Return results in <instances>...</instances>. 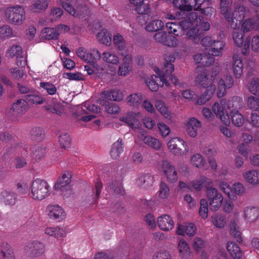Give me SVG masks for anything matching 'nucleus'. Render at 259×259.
I'll use <instances>...</instances> for the list:
<instances>
[{
    "label": "nucleus",
    "mask_w": 259,
    "mask_h": 259,
    "mask_svg": "<svg viewBox=\"0 0 259 259\" xmlns=\"http://www.w3.org/2000/svg\"><path fill=\"white\" fill-rule=\"evenodd\" d=\"M175 59L176 58L174 55H166L164 57L165 62L162 69H160L158 67L154 68V71L159 77L156 75H152L150 78L146 80V84L151 91L156 92L158 90V81L162 82V85L165 84L168 87L169 83L167 79L168 78L175 86L179 85L178 79L176 76L171 75L175 69L174 65L172 63L174 62Z\"/></svg>",
    "instance_id": "f257e3e1"
},
{
    "label": "nucleus",
    "mask_w": 259,
    "mask_h": 259,
    "mask_svg": "<svg viewBox=\"0 0 259 259\" xmlns=\"http://www.w3.org/2000/svg\"><path fill=\"white\" fill-rule=\"evenodd\" d=\"M242 106V99L239 97L234 96L231 100H227L226 99H222L220 103L215 102L212 106V109L216 116L219 117L222 122L227 125L230 123V118L227 109L230 110V111H238Z\"/></svg>",
    "instance_id": "f03ea898"
},
{
    "label": "nucleus",
    "mask_w": 259,
    "mask_h": 259,
    "mask_svg": "<svg viewBox=\"0 0 259 259\" xmlns=\"http://www.w3.org/2000/svg\"><path fill=\"white\" fill-rule=\"evenodd\" d=\"M51 187L47 182L39 179L33 181L31 186L32 198L34 200H41L50 194Z\"/></svg>",
    "instance_id": "7ed1b4c3"
},
{
    "label": "nucleus",
    "mask_w": 259,
    "mask_h": 259,
    "mask_svg": "<svg viewBox=\"0 0 259 259\" xmlns=\"http://www.w3.org/2000/svg\"><path fill=\"white\" fill-rule=\"evenodd\" d=\"M5 17L10 23L16 25H21L25 19V9L19 5L8 7L5 10Z\"/></svg>",
    "instance_id": "20e7f679"
},
{
    "label": "nucleus",
    "mask_w": 259,
    "mask_h": 259,
    "mask_svg": "<svg viewBox=\"0 0 259 259\" xmlns=\"http://www.w3.org/2000/svg\"><path fill=\"white\" fill-rule=\"evenodd\" d=\"M201 44L208 50L212 56H219L222 55L223 50L225 47L223 41L214 40L211 36H205L201 40Z\"/></svg>",
    "instance_id": "39448f33"
},
{
    "label": "nucleus",
    "mask_w": 259,
    "mask_h": 259,
    "mask_svg": "<svg viewBox=\"0 0 259 259\" xmlns=\"http://www.w3.org/2000/svg\"><path fill=\"white\" fill-rule=\"evenodd\" d=\"M170 151L176 155L182 156L188 152L186 143L182 139L175 137L172 138L167 143Z\"/></svg>",
    "instance_id": "423d86ee"
},
{
    "label": "nucleus",
    "mask_w": 259,
    "mask_h": 259,
    "mask_svg": "<svg viewBox=\"0 0 259 259\" xmlns=\"http://www.w3.org/2000/svg\"><path fill=\"white\" fill-rule=\"evenodd\" d=\"M246 11V8L244 6L240 5L235 7L232 12H229L228 15L230 16V19H226L230 23L231 27L235 28L238 24H240L245 17Z\"/></svg>",
    "instance_id": "0eeeda50"
},
{
    "label": "nucleus",
    "mask_w": 259,
    "mask_h": 259,
    "mask_svg": "<svg viewBox=\"0 0 259 259\" xmlns=\"http://www.w3.org/2000/svg\"><path fill=\"white\" fill-rule=\"evenodd\" d=\"M27 254L31 257H38L45 252L44 243L37 240L31 241L27 243L24 248Z\"/></svg>",
    "instance_id": "6e6552de"
},
{
    "label": "nucleus",
    "mask_w": 259,
    "mask_h": 259,
    "mask_svg": "<svg viewBox=\"0 0 259 259\" xmlns=\"http://www.w3.org/2000/svg\"><path fill=\"white\" fill-rule=\"evenodd\" d=\"M206 195L209 201V207L212 211L218 210L221 206L223 197L219 193L216 188H209L206 190Z\"/></svg>",
    "instance_id": "1a4fd4ad"
},
{
    "label": "nucleus",
    "mask_w": 259,
    "mask_h": 259,
    "mask_svg": "<svg viewBox=\"0 0 259 259\" xmlns=\"http://www.w3.org/2000/svg\"><path fill=\"white\" fill-rule=\"evenodd\" d=\"M209 0H173L174 6L182 11H190L193 7L198 9L205 2Z\"/></svg>",
    "instance_id": "9d476101"
},
{
    "label": "nucleus",
    "mask_w": 259,
    "mask_h": 259,
    "mask_svg": "<svg viewBox=\"0 0 259 259\" xmlns=\"http://www.w3.org/2000/svg\"><path fill=\"white\" fill-rule=\"evenodd\" d=\"M202 16L199 15L197 12H191L184 19L180 21V29L183 31L189 30L193 26H197L201 22Z\"/></svg>",
    "instance_id": "9b49d317"
},
{
    "label": "nucleus",
    "mask_w": 259,
    "mask_h": 259,
    "mask_svg": "<svg viewBox=\"0 0 259 259\" xmlns=\"http://www.w3.org/2000/svg\"><path fill=\"white\" fill-rule=\"evenodd\" d=\"M161 168L168 182H176L178 179V172L175 166L167 160H163L161 164Z\"/></svg>",
    "instance_id": "f8f14e48"
},
{
    "label": "nucleus",
    "mask_w": 259,
    "mask_h": 259,
    "mask_svg": "<svg viewBox=\"0 0 259 259\" xmlns=\"http://www.w3.org/2000/svg\"><path fill=\"white\" fill-rule=\"evenodd\" d=\"M48 214L50 219L60 222L65 217V212L58 205H50L47 208Z\"/></svg>",
    "instance_id": "ddd939ff"
},
{
    "label": "nucleus",
    "mask_w": 259,
    "mask_h": 259,
    "mask_svg": "<svg viewBox=\"0 0 259 259\" xmlns=\"http://www.w3.org/2000/svg\"><path fill=\"white\" fill-rule=\"evenodd\" d=\"M123 58V63L119 67L118 73L119 75L126 76L132 69L131 64L133 59L132 56L128 51L120 53Z\"/></svg>",
    "instance_id": "4468645a"
},
{
    "label": "nucleus",
    "mask_w": 259,
    "mask_h": 259,
    "mask_svg": "<svg viewBox=\"0 0 259 259\" xmlns=\"http://www.w3.org/2000/svg\"><path fill=\"white\" fill-rule=\"evenodd\" d=\"M196 70L198 73L195 77L196 83L203 88L207 87L208 84L211 85L212 81L208 78L205 68L203 66H198Z\"/></svg>",
    "instance_id": "2eb2a0df"
},
{
    "label": "nucleus",
    "mask_w": 259,
    "mask_h": 259,
    "mask_svg": "<svg viewBox=\"0 0 259 259\" xmlns=\"http://www.w3.org/2000/svg\"><path fill=\"white\" fill-rule=\"evenodd\" d=\"M61 5L65 10L74 17L81 15L82 12L86 10V8L81 5L77 4L73 6L72 4L68 1L62 2Z\"/></svg>",
    "instance_id": "dca6fc26"
},
{
    "label": "nucleus",
    "mask_w": 259,
    "mask_h": 259,
    "mask_svg": "<svg viewBox=\"0 0 259 259\" xmlns=\"http://www.w3.org/2000/svg\"><path fill=\"white\" fill-rule=\"evenodd\" d=\"M27 109V102L24 99H19L12 105L10 112L14 116L19 117L25 114Z\"/></svg>",
    "instance_id": "f3484780"
},
{
    "label": "nucleus",
    "mask_w": 259,
    "mask_h": 259,
    "mask_svg": "<svg viewBox=\"0 0 259 259\" xmlns=\"http://www.w3.org/2000/svg\"><path fill=\"white\" fill-rule=\"evenodd\" d=\"M232 68L234 75L236 78H239L242 74L243 64L240 55L235 54L233 56Z\"/></svg>",
    "instance_id": "a211bd4d"
},
{
    "label": "nucleus",
    "mask_w": 259,
    "mask_h": 259,
    "mask_svg": "<svg viewBox=\"0 0 259 259\" xmlns=\"http://www.w3.org/2000/svg\"><path fill=\"white\" fill-rule=\"evenodd\" d=\"M137 114L129 112L126 115L120 117L119 120L126 123L132 128H138L141 125L140 122L137 117Z\"/></svg>",
    "instance_id": "6ab92c4d"
},
{
    "label": "nucleus",
    "mask_w": 259,
    "mask_h": 259,
    "mask_svg": "<svg viewBox=\"0 0 259 259\" xmlns=\"http://www.w3.org/2000/svg\"><path fill=\"white\" fill-rule=\"evenodd\" d=\"M157 224L159 228L165 231L170 230L174 227V222L172 219L167 214L159 217L157 220Z\"/></svg>",
    "instance_id": "aec40b11"
},
{
    "label": "nucleus",
    "mask_w": 259,
    "mask_h": 259,
    "mask_svg": "<svg viewBox=\"0 0 259 259\" xmlns=\"http://www.w3.org/2000/svg\"><path fill=\"white\" fill-rule=\"evenodd\" d=\"M24 98L27 104H41L46 101V99L42 97L39 92L35 91H32L29 94H26Z\"/></svg>",
    "instance_id": "412c9836"
},
{
    "label": "nucleus",
    "mask_w": 259,
    "mask_h": 259,
    "mask_svg": "<svg viewBox=\"0 0 259 259\" xmlns=\"http://www.w3.org/2000/svg\"><path fill=\"white\" fill-rule=\"evenodd\" d=\"M201 123L194 117L189 119L187 123V132L191 137H195L197 134L198 128L200 127Z\"/></svg>",
    "instance_id": "4be33fe9"
},
{
    "label": "nucleus",
    "mask_w": 259,
    "mask_h": 259,
    "mask_svg": "<svg viewBox=\"0 0 259 259\" xmlns=\"http://www.w3.org/2000/svg\"><path fill=\"white\" fill-rule=\"evenodd\" d=\"M196 227L193 223H188L185 226L179 225L177 229V233L179 235L187 234L189 236H193L196 231Z\"/></svg>",
    "instance_id": "5701e85b"
},
{
    "label": "nucleus",
    "mask_w": 259,
    "mask_h": 259,
    "mask_svg": "<svg viewBox=\"0 0 259 259\" xmlns=\"http://www.w3.org/2000/svg\"><path fill=\"white\" fill-rule=\"evenodd\" d=\"M45 232L46 234L54 237L58 240H61L66 235L63 228L59 227H47L45 229Z\"/></svg>",
    "instance_id": "b1692460"
},
{
    "label": "nucleus",
    "mask_w": 259,
    "mask_h": 259,
    "mask_svg": "<svg viewBox=\"0 0 259 259\" xmlns=\"http://www.w3.org/2000/svg\"><path fill=\"white\" fill-rule=\"evenodd\" d=\"M123 151V143L121 139L119 138L114 142L110 150V155L112 159H116L119 157Z\"/></svg>",
    "instance_id": "393cba45"
},
{
    "label": "nucleus",
    "mask_w": 259,
    "mask_h": 259,
    "mask_svg": "<svg viewBox=\"0 0 259 259\" xmlns=\"http://www.w3.org/2000/svg\"><path fill=\"white\" fill-rule=\"evenodd\" d=\"M71 176L69 172L64 174L62 176L58 179L55 185V190H63L68 187L71 182Z\"/></svg>",
    "instance_id": "a878e982"
},
{
    "label": "nucleus",
    "mask_w": 259,
    "mask_h": 259,
    "mask_svg": "<svg viewBox=\"0 0 259 259\" xmlns=\"http://www.w3.org/2000/svg\"><path fill=\"white\" fill-rule=\"evenodd\" d=\"M244 215L245 219L253 222L259 217V208L255 207H247L244 209Z\"/></svg>",
    "instance_id": "bb28decb"
},
{
    "label": "nucleus",
    "mask_w": 259,
    "mask_h": 259,
    "mask_svg": "<svg viewBox=\"0 0 259 259\" xmlns=\"http://www.w3.org/2000/svg\"><path fill=\"white\" fill-rule=\"evenodd\" d=\"M227 249L231 256L234 259H240L242 256V251L240 247L235 243L229 242L227 244Z\"/></svg>",
    "instance_id": "cd10ccee"
},
{
    "label": "nucleus",
    "mask_w": 259,
    "mask_h": 259,
    "mask_svg": "<svg viewBox=\"0 0 259 259\" xmlns=\"http://www.w3.org/2000/svg\"><path fill=\"white\" fill-rule=\"evenodd\" d=\"M0 199L7 205H14L16 202V196L11 191H4L1 193Z\"/></svg>",
    "instance_id": "c85d7f7f"
},
{
    "label": "nucleus",
    "mask_w": 259,
    "mask_h": 259,
    "mask_svg": "<svg viewBox=\"0 0 259 259\" xmlns=\"http://www.w3.org/2000/svg\"><path fill=\"white\" fill-rule=\"evenodd\" d=\"M126 101L130 106L138 108L141 104L142 95L140 93L131 94L126 98Z\"/></svg>",
    "instance_id": "c756f323"
},
{
    "label": "nucleus",
    "mask_w": 259,
    "mask_h": 259,
    "mask_svg": "<svg viewBox=\"0 0 259 259\" xmlns=\"http://www.w3.org/2000/svg\"><path fill=\"white\" fill-rule=\"evenodd\" d=\"M42 37L47 39H56L58 38L60 32L58 31L57 27L50 28L46 27L41 30Z\"/></svg>",
    "instance_id": "7c9ffc66"
},
{
    "label": "nucleus",
    "mask_w": 259,
    "mask_h": 259,
    "mask_svg": "<svg viewBox=\"0 0 259 259\" xmlns=\"http://www.w3.org/2000/svg\"><path fill=\"white\" fill-rule=\"evenodd\" d=\"M244 178L250 184H256L259 183V170H248L244 174Z\"/></svg>",
    "instance_id": "2f4dec72"
},
{
    "label": "nucleus",
    "mask_w": 259,
    "mask_h": 259,
    "mask_svg": "<svg viewBox=\"0 0 259 259\" xmlns=\"http://www.w3.org/2000/svg\"><path fill=\"white\" fill-rule=\"evenodd\" d=\"M98 103L104 106L105 110L110 114L117 113L120 110L119 107L116 104L109 103L108 101L104 99L99 100Z\"/></svg>",
    "instance_id": "473e14b6"
},
{
    "label": "nucleus",
    "mask_w": 259,
    "mask_h": 259,
    "mask_svg": "<svg viewBox=\"0 0 259 259\" xmlns=\"http://www.w3.org/2000/svg\"><path fill=\"white\" fill-rule=\"evenodd\" d=\"M258 20L255 18H248L242 24V29L244 32H247L258 28Z\"/></svg>",
    "instance_id": "72a5a7b5"
},
{
    "label": "nucleus",
    "mask_w": 259,
    "mask_h": 259,
    "mask_svg": "<svg viewBox=\"0 0 259 259\" xmlns=\"http://www.w3.org/2000/svg\"><path fill=\"white\" fill-rule=\"evenodd\" d=\"M178 248L181 257L183 259H187L190 256V250L187 242L184 240H181Z\"/></svg>",
    "instance_id": "f704fd0d"
},
{
    "label": "nucleus",
    "mask_w": 259,
    "mask_h": 259,
    "mask_svg": "<svg viewBox=\"0 0 259 259\" xmlns=\"http://www.w3.org/2000/svg\"><path fill=\"white\" fill-rule=\"evenodd\" d=\"M153 178L150 174H144L141 176L137 183L142 188L147 189L152 185L153 183Z\"/></svg>",
    "instance_id": "c9c22d12"
},
{
    "label": "nucleus",
    "mask_w": 259,
    "mask_h": 259,
    "mask_svg": "<svg viewBox=\"0 0 259 259\" xmlns=\"http://www.w3.org/2000/svg\"><path fill=\"white\" fill-rule=\"evenodd\" d=\"M98 40L102 44L109 46L111 42V34L106 29L101 30L97 34Z\"/></svg>",
    "instance_id": "e433bc0d"
},
{
    "label": "nucleus",
    "mask_w": 259,
    "mask_h": 259,
    "mask_svg": "<svg viewBox=\"0 0 259 259\" xmlns=\"http://www.w3.org/2000/svg\"><path fill=\"white\" fill-rule=\"evenodd\" d=\"M143 142L150 147L156 150H159L161 147V143L159 140L150 136H145L143 139Z\"/></svg>",
    "instance_id": "4c0bfd02"
},
{
    "label": "nucleus",
    "mask_w": 259,
    "mask_h": 259,
    "mask_svg": "<svg viewBox=\"0 0 259 259\" xmlns=\"http://www.w3.org/2000/svg\"><path fill=\"white\" fill-rule=\"evenodd\" d=\"M31 139L32 141L38 142L41 141L45 137V132L40 127H35L30 132Z\"/></svg>",
    "instance_id": "58836bf2"
},
{
    "label": "nucleus",
    "mask_w": 259,
    "mask_h": 259,
    "mask_svg": "<svg viewBox=\"0 0 259 259\" xmlns=\"http://www.w3.org/2000/svg\"><path fill=\"white\" fill-rule=\"evenodd\" d=\"M113 42L119 51H128L125 50V42L123 37L119 33L113 36Z\"/></svg>",
    "instance_id": "ea45409f"
},
{
    "label": "nucleus",
    "mask_w": 259,
    "mask_h": 259,
    "mask_svg": "<svg viewBox=\"0 0 259 259\" xmlns=\"http://www.w3.org/2000/svg\"><path fill=\"white\" fill-rule=\"evenodd\" d=\"M1 253L4 259H15L11 247L7 242L2 243L1 245Z\"/></svg>",
    "instance_id": "a19ab883"
},
{
    "label": "nucleus",
    "mask_w": 259,
    "mask_h": 259,
    "mask_svg": "<svg viewBox=\"0 0 259 259\" xmlns=\"http://www.w3.org/2000/svg\"><path fill=\"white\" fill-rule=\"evenodd\" d=\"M164 22L160 20H154L150 22L146 27V30L149 32L157 31L164 28Z\"/></svg>",
    "instance_id": "79ce46f5"
},
{
    "label": "nucleus",
    "mask_w": 259,
    "mask_h": 259,
    "mask_svg": "<svg viewBox=\"0 0 259 259\" xmlns=\"http://www.w3.org/2000/svg\"><path fill=\"white\" fill-rule=\"evenodd\" d=\"M186 35L189 39H192L195 44L198 43L200 40V37L197 26H193L192 27L189 29L186 33Z\"/></svg>",
    "instance_id": "37998d69"
},
{
    "label": "nucleus",
    "mask_w": 259,
    "mask_h": 259,
    "mask_svg": "<svg viewBox=\"0 0 259 259\" xmlns=\"http://www.w3.org/2000/svg\"><path fill=\"white\" fill-rule=\"evenodd\" d=\"M107 187L108 189L112 190L116 194L120 195L124 194V191L121 183L112 181L108 184Z\"/></svg>",
    "instance_id": "c03bdc74"
},
{
    "label": "nucleus",
    "mask_w": 259,
    "mask_h": 259,
    "mask_svg": "<svg viewBox=\"0 0 259 259\" xmlns=\"http://www.w3.org/2000/svg\"><path fill=\"white\" fill-rule=\"evenodd\" d=\"M230 114L232 122L235 126L238 127L242 126L244 119L243 116L238 111H230Z\"/></svg>",
    "instance_id": "a18cd8bd"
},
{
    "label": "nucleus",
    "mask_w": 259,
    "mask_h": 259,
    "mask_svg": "<svg viewBox=\"0 0 259 259\" xmlns=\"http://www.w3.org/2000/svg\"><path fill=\"white\" fill-rule=\"evenodd\" d=\"M13 29L8 25H4L0 27V38L6 39L14 37Z\"/></svg>",
    "instance_id": "49530a36"
},
{
    "label": "nucleus",
    "mask_w": 259,
    "mask_h": 259,
    "mask_svg": "<svg viewBox=\"0 0 259 259\" xmlns=\"http://www.w3.org/2000/svg\"><path fill=\"white\" fill-rule=\"evenodd\" d=\"M230 233L233 237L239 243L242 242L241 233L238 230V227L234 221H231L230 223Z\"/></svg>",
    "instance_id": "de8ad7c7"
},
{
    "label": "nucleus",
    "mask_w": 259,
    "mask_h": 259,
    "mask_svg": "<svg viewBox=\"0 0 259 259\" xmlns=\"http://www.w3.org/2000/svg\"><path fill=\"white\" fill-rule=\"evenodd\" d=\"M213 94V90L209 91L207 88L205 92L196 100V104L197 105H203L211 99Z\"/></svg>",
    "instance_id": "09e8293b"
},
{
    "label": "nucleus",
    "mask_w": 259,
    "mask_h": 259,
    "mask_svg": "<svg viewBox=\"0 0 259 259\" xmlns=\"http://www.w3.org/2000/svg\"><path fill=\"white\" fill-rule=\"evenodd\" d=\"M103 58L105 62L112 64H117L119 63V59L117 56L110 52H104Z\"/></svg>",
    "instance_id": "8fccbe9b"
},
{
    "label": "nucleus",
    "mask_w": 259,
    "mask_h": 259,
    "mask_svg": "<svg viewBox=\"0 0 259 259\" xmlns=\"http://www.w3.org/2000/svg\"><path fill=\"white\" fill-rule=\"evenodd\" d=\"M101 54L97 49L92 50L90 52L88 53L87 63H96L97 60H100Z\"/></svg>",
    "instance_id": "3c124183"
},
{
    "label": "nucleus",
    "mask_w": 259,
    "mask_h": 259,
    "mask_svg": "<svg viewBox=\"0 0 259 259\" xmlns=\"http://www.w3.org/2000/svg\"><path fill=\"white\" fill-rule=\"evenodd\" d=\"M34 3L32 6V10L37 12L39 10H45L48 6L49 0H34Z\"/></svg>",
    "instance_id": "603ef678"
},
{
    "label": "nucleus",
    "mask_w": 259,
    "mask_h": 259,
    "mask_svg": "<svg viewBox=\"0 0 259 259\" xmlns=\"http://www.w3.org/2000/svg\"><path fill=\"white\" fill-rule=\"evenodd\" d=\"M59 142L61 148H69L71 144V139L68 134H62L59 136Z\"/></svg>",
    "instance_id": "864d4df0"
},
{
    "label": "nucleus",
    "mask_w": 259,
    "mask_h": 259,
    "mask_svg": "<svg viewBox=\"0 0 259 259\" xmlns=\"http://www.w3.org/2000/svg\"><path fill=\"white\" fill-rule=\"evenodd\" d=\"M40 87L47 91V93L50 95H54L57 92L55 85L49 82H41L39 83Z\"/></svg>",
    "instance_id": "5fc2aeb1"
},
{
    "label": "nucleus",
    "mask_w": 259,
    "mask_h": 259,
    "mask_svg": "<svg viewBox=\"0 0 259 259\" xmlns=\"http://www.w3.org/2000/svg\"><path fill=\"white\" fill-rule=\"evenodd\" d=\"M200 204L199 215L202 219H205L208 216V202L206 199H202L200 200Z\"/></svg>",
    "instance_id": "6e6d98bb"
},
{
    "label": "nucleus",
    "mask_w": 259,
    "mask_h": 259,
    "mask_svg": "<svg viewBox=\"0 0 259 259\" xmlns=\"http://www.w3.org/2000/svg\"><path fill=\"white\" fill-rule=\"evenodd\" d=\"M191 161L193 165L198 168L202 167L205 162L203 157L199 154L193 155L191 157Z\"/></svg>",
    "instance_id": "4d7b16f0"
},
{
    "label": "nucleus",
    "mask_w": 259,
    "mask_h": 259,
    "mask_svg": "<svg viewBox=\"0 0 259 259\" xmlns=\"http://www.w3.org/2000/svg\"><path fill=\"white\" fill-rule=\"evenodd\" d=\"M165 26L169 33H172L176 36H179V34L178 33V31L181 27L179 22H167Z\"/></svg>",
    "instance_id": "13d9d810"
},
{
    "label": "nucleus",
    "mask_w": 259,
    "mask_h": 259,
    "mask_svg": "<svg viewBox=\"0 0 259 259\" xmlns=\"http://www.w3.org/2000/svg\"><path fill=\"white\" fill-rule=\"evenodd\" d=\"M219 186L221 190L228 196L229 199H233V188L230 185L226 182H221Z\"/></svg>",
    "instance_id": "bf43d9fd"
},
{
    "label": "nucleus",
    "mask_w": 259,
    "mask_h": 259,
    "mask_svg": "<svg viewBox=\"0 0 259 259\" xmlns=\"http://www.w3.org/2000/svg\"><path fill=\"white\" fill-rule=\"evenodd\" d=\"M220 9L221 14L224 15L225 19H230V17L228 15V13L230 11L229 8V0H220Z\"/></svg>",
    "instance_id": "052dcab7"
},
{
    "label": "nucleus",
    "mask_w": 259,
    "mask_h": 259,
    "mask_svg": "<svg viewBox=\"0 0 259 259\" xmlns=\"http://www.w3.org/2000/svg\"><path fill=\"white\" fill-rule=\"evenodd\" d=\"M233 38L238 47L242 46L244 40V34L240 30H235L233 33Z\"/></svg>",
    "instance_id": "680f3d73"
},
{
    "label": "nucleus",
    "mask_w": 259,
    "mask_h": 259,
    "mask_svg": "<svg viewBox=\"0 0 259 259\" xmlns=\"http://www.w3.org/2000/svg\"><path fill=\"white\" fill-rule=\"evenodd\" d=\"M213 224L218 228H223L226 224L225 218L221 214H215L213 216Z\"/></svg>",
    "instance_id": "e2e57ef3"
},
{
    "label": "nucleus",
    "mask_w": 259,
    "mask_h": 259,
    "mask_svg": "<svg viewBox=\"0 0 259 259\" xmlns=\"http://www.w3.org/2000/svg\"><path fill=\"white\" fill-rule=\"evenodd\" d=\"M249 90L252 94L259 97V79L253 78L249 86Z\"/></svg>",
    "instance_id": "0e129e2a"
},
{
    "label": "nucleus",
    "mask_w": 259,
    "mask_h": 259,
    "mask_svg": "<svg viewBox=\"0 0 259 259\" xmlns=\"http://www.w3.org/2000/svg\"><path fill=\"white\" fill-rule=\"evenodd\" d=\"M46 153V149L40 146H36L34 148L32 151V157L36 161L39 160Z\"/></svg>",
    "instance_id": "69168bd1"
},
{
    "label": "nucleus",
    "mask_w": 259,
    "mask_h": 259,
    "mask_svg": "<svg viewBox=\"0 0 259 259\" xmlns=\"http://www.w3.org/2000/svg\"><path fill=\"white\" fill-rule=\"evenodd\" d=\"M8 53L11 58L18 57L23 54L22 47L20 46L14 45L8 50Z\"/></svg>",
    "instance_id": "338daca9"
},
{
    "label": "nucleus",
    "mask_w": 259,
    "mask_h": 259,
    "mask_svg": "<svg viewBox=\"0 0 259 259\" xmlns=\"http://www.w3.org/2000/svg\"><path fill=\"white\" fill-rule=\"evenodd\" d=\"M247 105L249 108L253 110H259V99L253 96H250L247 99Z\"/></svg>",
    "instance_id": "774afa93"
}]
</instances>
